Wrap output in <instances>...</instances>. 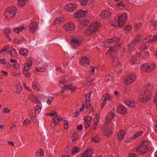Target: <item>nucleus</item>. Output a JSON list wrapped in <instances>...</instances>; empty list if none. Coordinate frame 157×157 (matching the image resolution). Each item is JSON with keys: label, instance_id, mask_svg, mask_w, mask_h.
<instances>
[{"label": "nucleus", "instance_id": "obj_55", "mask_svg": "<svg viewBox=\"0 0 157 157\" xmlns=\"http://www.w3.org/2000/svg\"><path fill=\"white\" fill-rule=\"evenodd\" d=\"M13 66L16 69H18L19 68V66L18 64L17 63H14L13 65Z\"/></svg>", "mask_w": 157, "mask_h": 157}, {"label": "nucleus", "instance_id": "obj_51", "mask_svg": "<svg viewBox=\"0 0 157 157\" xmlns=\"http://www.w3.org/2000/svg\"><path fill=\"white\" fill-rule=\"evenodd\" d=\"M132 29V27L130 25H128L125 27V29L127 31H130Z\"/></svg>", "mask_w": 157, "mask_h": 157}, {"label": "nucleus", "instance_id": "obj_54", "mask_svg": "<svg viewBox=\"0 0 157 157\" xmlns=\"http://www.w3.org/2000/svg\"><path fill=\"white\" fill-rule=\"evenodd\" d=\"M4 112L6 113H9L10 112V110L6 107H5L4 109Z\"/></svg>", "mask_w": 157, "mask_h": 157}, {"label": "nucleus", "instance_id": "obj_7", "mask_svg": "<svg viewBox=\"0 0 157 157\" xmlns=\"http://www.w3.org/2000/svg\"><path fill=\"white\" fill-rule=\"evenodd\" d=\"M141 41L140 36H137L132 41L131 43L128 45V49L130 50L133 49L135 46L139 44Z\"/></svg>", "mask_w": 157, "mask_h": 157}, {"label": "nucleus", "instance_id": "obj_47", "mask_svg": "<svg viewBox=\"0 0 157 157\" xmlns=\"http://www.w3.org/2000/svg\"><path fill=\"white\" fill-rule=\"evenodd\" d=\"M147 46L145 44H144L139 48V49L140 51L144 50L146 48Z\"/></svg>", "mask_w": 157, "mask_h": 157}, {"label": "nucleus", "instance_id": "obj_28", "mask_svg": "<svg viewBox=\"0 0 157 157\" xmlns=\"http://www.w3.org/2000/svg\"><path fill=\"white\" fill-rule=\"evenodd\" d=\"M64 21V19L63 18L60 17L58 19H56L54 22L52 23V25L54 26L56 24H59Z\"/></svg>", "mask_w": 157, "mask_h": 157}, {"label": "nucleus", "instance_id": "obj_8", "mask_svg": "<svg viewBox=\"0 0 157 157\" xmlns=\"http://www.w3.org/2000/svg\"><path fill=\"white\" fill-rule=\"evenodd\" d=\"M155 67V66L154 64H149L146 63L142 65L141 69L143 71L149 72L153 70Z\"/></svg>", "mask_w": 157, "mask_h": 157}, {"label": "nucleus", "instance_id": "obj_43", "mask_svg": "<svg viewBox=\"0 0 157 157\" xmlns=\"http://www.w3.org/2000/svg\"><path fill=\"white\" fill-rule=\"evenodd\" d=\"M86 107L88 108L90 105V100L89 99H86L85 101Z\"/></svg>", "mask_w": 157, "mask_h": 157}, {"label": "nucleus", "instance_id": "obj_36", "mask_svg": "<svg viewBox=\"0 0 157 157\" xmlns=\"http://www.w3.org/2000/svg\"><path fill=\"white\" fill-rule=\"evenodd\" d=\"M142 134V132H140L139 133H136L132 137H131V139L133 140L135 139L139 136H141Z\"/></svg>", "mask_w": 157, "mask_h": 157}, {"label": "nucleus", "instance_id": "obj_62", "mask_svg": "<svg viewBox=\"0 0 157 157\" xmlns=\"http://www.w3.org/2000/svg\"><path fill=\"white\" fill-rule=\"evenodd\" d=\"M6 59H0V63L1 64H5L6 63Z\"/></svg>", "mask_w": 157, "mask_h": 157}, {"label": "nucleus", "instance_id": "obj_24", "mask_svg": "<svg viewBox=\"0 0 157 157\" xmlns=\"http://www.w3.org/2000/svg\"><path fill=\"white\" fill-rule=\"evenodd\" d=\"M37 26L36 23V22H32L30 24L29 28L30 31L32 33L35 32L37 29Z\"/></svg>", "mask_w": 157, "mask_h": 157}, {"label": "nucleus", "instance_id": "obj_33", "mask_svg": "<svg viewBox=\"0 0 157 157\" xmlns=\"http://www.w3.org/2000/svg\"><path fill=\"white\" fill-rule=\"evenodd\" d=\"M32 63L31 62H29L28 63H26L24 65V70L25 71H27L29 70L30 68V67Z\"/></svg>", "mask_w": 157, "mask_h": 157}, {"label": "nucleus", "instance_id": "obj_40", "mask_svg": "<svg viewBox=\"0 0 157 157\" xmlns=\"http://www.w3.org/2000/svg\"><path fill=\"white\" fill-rule=\"evenodd\" d=\"M30 120H29L28 119L26 118L23 122V125H25L27 126L30 123Z\"/></svg>", "mask_w": 157, "mask_h": 157}, {"label": "nucleus", "instance_id": "obj_21", "mask_svg": "<svg viewBox=\"0 0 157 157\" xmlns=\"http://www.w3.org/2000/svg\"><path fill=\"white\" fill-rule=\"evenodd\" d=\"M69 89L71 92L74 91L75 89V86L73 87L70 85H65L62 88L61 92L63 93L66 89Z\"/></svg>", "mask_w": 157, "mask_h": 157}, {"label": "nucleus", "instance_id": "obj_58", "mask_svg": "<svg viewBox=\"0 0 157 157\" xmlns=\"http://www.w3.org/2000/svg\"><path fill=\"white\" fill-rule=\"evenodd\" d=\"M98 122L96 121L94 124V126L93 127V129L95 130L97 128V126L98 125Z\"/></svg>", "mask_w": 157, "mask_h": 157}, {"label": "nucleus", "instance_id": "obj_27", "mask_svg": "<svg viewBox=\"0 0 157 157\" xmlns=\"http://www.w3.org/2000/svg\"><path fill=\"white\" fill-rule=\"evenodd\" d=\"M117 51L116 48L114 46L113 47H112L107 51L106 53V54H112L113 55L114 54H115Z\"/></svg>", "mask_w": 157, "mask_h": 157}, {"label": "nucleus", "instance_id": "obj_50", "mask_svg": "<svg viewBox=\"0 0 157 157\" xmlns=\"http://www.w3.org/2000/svg\"><path fill=\"white\" fill-rule=\"evenodd\" d=\"M24 74L26 77H30L31 76L30 73L29 72H27V71H24Z\"/></svg>", "mask_w": 157, "mask_h": 157}, {"label": "nucleus", "instance_id": "obj_18", "mask_svg": "<svg viewBox=\"0 0 157 157\" xmlns=\"http://www.w3.org/2000/svg\"><path fill=\"white\" fill-rule=\"evenodd\" d=\"M86 13V11H82L80 10L75 13L74 16L75 17L79 18L83 17Z\"/></svg>", "mask_w": 157, "mask_h": 157}, {"label": "nucleus", "instance_id": "obj_25", "mask_svg": "<svg viewBox=\"0 0 157 157\" xmlns=\"http://www.w3.org/2000/svg\"><path fill=\"white\" fill-rule=\"evenodd\" d=\"M76 6L75 5L71 3L66 6L65 9L68 11H72L76 8Z\"/></svg>", "mask_w": 157, "mask_h": 157}, {"label": "nucleus", "instance_id": "obj_6", "mask_svg": "<svg viewBox=\"0 0 157 157\" xmlns=\"http://www.w3.org/2000/svg\"><path fill=\"white\" fill-rule=\"evenodd\" d=\"M148 144L147 142H144L141 145L137 147L136 151L140 154H145L149 150Z\"/></svg>", "mask_w": 157, "mask_h": 157}, {"label": "nucleus", "instance_id": "obj_31", "mask_svg": "<svg viewBox=\"0 0 157 157\" xmlns=\"http://www.w3.org/2000/svg\"><path fill=\"white\" fill-rule=\"evenodd\" d=\"M19 53L22 56L27 55L28 54V52L27 50L24 48H22L20 50Z\"/></svg>", "mask_w": 157, "mask_h": 157}, {"label": "nucleus", "instance_id": "obj_52", "mask_svg": "<svg viewBox=\"0 0 157 157\" xmlns=\"http://www.w3.org/2000/svg\"><path fill=\"white\" fill-rule=\"evenodd\" d=\"M38 85L37 84H34L33 85V89L36 90H39V89L38 87Z\"/></svg>", "mask_w": 157, "mask_h": 157}, {"label": "nucleus", "instance_id": "obj_42", "mask_svg": "<svg viewBox=\"0 0 157 157\" xmlns=\"http://www.w3.org/2000/svg\"><path fill=\"white\" fill-rule=\"evenodd\" d=\"M119 59L118 58H116L115 56H113V62H115L117 63H118V64L120 63Z\"/></svg>", "mask_w": 157, "mask_h": 157}, {"label": "nucleus", "instance_id": "obj_53", "mask_svg": "<svg viewBox=\"0 0 157 157\" xmlns=\"http://www.w3.org/2000/svg\"><path fill=\"white\" fill-rule=\"evenodd\" d=\"M128 157H137L136 154L135 153H131L128 154Z\"/></svg>", "mask_w": 157, "mask_h": 157}, {"label": "nucleus", "instance_id": "obj_38", "mask_svg": "<svg viewBox=\"0 0 157 157\" xmlns=\"http://www.w3.org/2000/svg\"><path fill=\"white\" fill-rule=\"evenodd\" d=\"M104 100L106 101V100H109L112 98V96L108 94H106L105 96H104Z\"/></svg>", "mask_w": 157, "mask_h": 157}, {"label": "nucleus", "instance_id": "obj_57", "mask_svg": "<svg viewBox=\"0 0 157 157\" xmlns=\"http://www.w3.org/2000/svg\"><path fill=\"white\" fill-rule=\"evenodd\" d=\"M4 32L6 34H8L10 33V29L8 28H6L3 30Z\"/></svg>", "mask_w": 157, "mask_h": 157}, {"label": "nucleus", "instance_id": "obj_12", "mask_svg": "<svg viewBox=\"0 0 157 157\" xmlns=\"http://www.w3.org/2000/svg\"><path fill=\"white\" fill-rule=\"evenodd\" d=\"M117 112L121 114H125L127 112L126 109L121 105H118L117 108Z\"/></svg>", "mask_w": 157, "mask_h": 157}, {"label": "nucleus", "instance_id": "obj_20", "mask_svg": "<svg viewBox=\"0 0 157 157\" xmlns=\"http://www.w3.org/2000/svg\"><path fill=\"white\" fill-rule=\"evenodd\" d=\"M93 153L92 150L88 148L82 155L81 157H93L91 155Z\"/></svg>", "mask_w": 157, "mask_h": 157}, {"label": "nucleus", "instance_id": "obj_39", "mask_svg": "<svg viewBox=\"0 0 157 157\" xmlns=\"http://www.w3.org/2000/svg\"><path fill=\"white\" fill-rule=\"evenodd\" d=\"M92 140L93 141L97 142L100 140V139L99 136L98 135L96 136L95 137H93L92 138Z\"/></svg>", "mask_w": 157, "mask_h": 157}, {"label": "nucleus", "instance_id": "obj_26", "mask_svg": "<svg viewBox=\"0 0 157 157\" xmlns=\"http://www.w3.org/2000/svg\"><path fill=\"white\" fill-rule=\"evenodd\" d=\"M28 99L31 101H33L34 103H37L38 104V103H40V102L38 100L34 95L32 94H30L28 97Z\"/></svg>", "mask_w": 157, "mask_h": 157}, {"label": "nucleus", "instance_id": "obj_56", "mask_svg": "<svg viewBox=\"0 0 157 157\" xmlns=\"http://www.w3.org/2000/svg\"><path fill=\"white\" fill-rule=\"evenodd\" d=\"M157 40V33L154 34L153 38L152 39V41H155Z\"/></svg>", "mask_w": 157, "mask_h": 157}, {"label": "nucleus", "instance_id": "obj_48", "mask_svg": "<svg viewBox=\"0 0 157 157\" xmlns=\"http://www.w3.org/2000/svg\"><path fill=\"white\" fill-rule=\"evenodd\" d=\"M141 26V24L140 23L136 24L135 25L134 28L135 29H139L140 28Z\"/></svg>", "mask_w": 157, "mask_h": 157}, {"label": "nucleus", "instance_id": "obj_2", "mask_svg": "<svg viewBox=\"0 0 157 157\" xmlns=\"http://www.w3.org/2000/svg\"><path fill=\"white\" fill-rule=\"evenodd\" d=\"M117 18L118 21L116 19H114L112 25L115 27H122L127 19L126 15L124 13L121 14L118 16Z\"/></svg>", "mask_w": 157, "mask_h": 157}, {"label": "nucleus", "instance_id": "obj_45", "mask_svg": "<svg viewBox=\"0 0 157 157\" xmlns=\"http://www.w3.org/2000/svg\"><path fill=\"white\" fill-rule=\"evenodd\" d=\"M41 110V107L39 106H36L35 108V112L36 113H38Z\"/></svg>", "mask_w": 157, "mask_h": 157}, {"label": "nucleus", "instance_id": "obj_64", "mask_svg": "<svg viewBox=\"0 0 157 157\" xmlns=\"http://www.w3.org/2000/svg\"><path fill=\"white\" fill-rule=\"evenodd\" d=\"M154 101L156 104H157V94L155 96Z\"/></svg>", "mask_w": 157, "mask_h": 157}, {"label": "nucleus", "instance_id": "obj_16", "mask_svg": "<svg viewBox=\"0 0 157 157\" xmlns=\"http://www.w3.org/2000/svg\"><path fill=\"white\" fill-rule=\"evenodd\" d=\"M111 15L110 11L108 10H105L102 11L100 13V16L101 18H108Z\"/></svg>", "mask_w": 157, "mask_h": 157}, {"label": "nucleus", "instance_id": "obj_22", "mask_svg": "<svg viewBox=\"0 0 157 157\" xmlns=\"http://www.w3.org/2000/svg\"><path fill=\"white\" fill-rule=\"evenodd\" d=\"M126 133V131L124 130H121L118 133L117 138L118 140H122L123 138L124 135Z\"/></svg>", "mask_w": 157, "mask_h": 157}, {"label": "nucleus", "instance_id": "obj_37", "mask_svg": "<svg viewBox=\"0 0 157 157\" xmlns=\"http://www.w3.org/2000/svg\"><path fill=\"white\" fill-rule=\"evenodd\" d=\"M36 70L38 72H42L45 71V69L44 67H36Z\"/></svg>", "mask_w": 157, "mask_h": 157}, {"label": "nucleus", "instance_id": "obj_11", "mask_svg": "<svg viewBox=\"0 0 157 157\" xmlns=\"http://www.w3.org/2000/svg\"><path fill=\"white\" fill-rule=\"evenodd\" d=\"M81 43L80 40L76 37L73 38L71 40V44L73 48H75L76 47L79 46Z\"/></svg>", "mask_w": 157, "mask_h": 157}, {"label": "nucleus", "instance_id": "obj_15", "mask_svg": "<svg viewBox=\"0 0 157 157\" xmlns=\"http://www.w3.org/2000/svg\"><path fill=\"white\" fill-rule=\"evenodd\" d=\"M63 28L67 31H71L75 29V25L73 23L70 22L65 24Z\"/></svg>", "mask_w": 157, "mask_h": 157}, {"label": "nucleus", "instance_id": "obj_61", "mask_svg": "<svg viewBox=\"0 0 157 157\" xmlns=\"http://www.w3.org/2000/svg\"><path fill=\"white\" fill-rule=\"evenodd\" d=\"M100 116L98 114H96L94 117L95 120H96V121L98 122V120Z\"/></svg>", "mask_w": 157, "mask_h": 157}, {"label": "nucleus", "instance_id": "obj_1", "mask_svg": "<svg viewBox=\"0 0 157 157\" xmlns=\"http://www.w3.org/2000/svg\"><path fill=\"white\" fill-rule=\"evenodd\" d=\"M153 88V86L151 85H147L143 91L141 92L140 99L141 101L145 102L148 101L151 98V90Z\"/></svg>", "mask_w": 157, "mask_h": 157}, {"label": "nucleus", "instance_id": "obj_5", "mask_svg": "<svg viewBox=\"0 0 157 157\" xmlns=\"http://www.w3.org/2000/svg\"><path fill=\"white\" fill-rule=\"evenodd\" d=\"M16 9L14 6L8 8L5 11V16L8 20L13 18L16 13Z\"/></svg>", "mask_w": 157, "mask_h": 157}, {"label": "nucleus", "instance_id": "obj_14", "mask_svg": "<svg viewBox=\"0 0 157 157\" xmlns=\"http://www.w3.org/2000/svg\"><path fill=\"white\" fill-rule=\"evenodd\" d=\"M135 79V76L134 74H131L124 80V83L126 85H128L133 82Z\"/></svg>", "mask_w": 157, "mask_h": 157}, {"label": "nucleus", "instance_id": "obj_10", "mask_svg": "<svg viewBox=\"0 0 157 157\" xmlns=\"http://www.w3.org/2000/svg\"><path fill=\"white\" fill-rule=\"evenodd\" d=\"M103 129L105 135L108 136H109L112 133V127L109 125L105 126Z\"/></svg>", "mask_w": 157, "mask_h": 157}, {"label": "nucleus", "instance_id": "obj_17", "mask_svg": "<svg viewBox=\"0 0 157 157\" xmlns=\"http://www.w3.org/2000/svg\"><path fill=\"white\" fill-rule=\"evenodd\" d=\"M84 126L85 128H87L90 125L91 121V117H90L85 116L84 117Z\"/></svg>", "mask_w": 157, "mask_h": 157}, {"label": "nucleus", "instance_id": "obj_60", "mask_svg": "<svg viewBox=\"0 0 157 157\" xmlns=\"http://www.w3.org/2000/svg\"><path fill=\"white\" fill-rule=\"evenodd\" d=\"M36 154L37 155H40L41 156L43 155V151L42 149H40V151L39 153H37Z\"/></svg>", "mask_w": 157, "mask_h": 157}, {"label": "nucleus", "instance_id": "obj_35", "mask_svg": "<svg viewBox=\"0 0 157 157\" xmlns=\"http://www.w3.org/2000/svg\"><path fill=\"white\" fill-rule=\"evenodd\" d=\"M67 81V80L65 79L64 78H62V79L61 80V81L60 82V83L59 85V86L62 87V86L64 85V86L65 85V84L64 82H66Z\"/></svg>", "mask_w": 157, "mask_h": 157}, {"label": "nucleus", "instance_id": "obj_3", "mask_svg": "<svg viewBox=\"0 0 157 157\" xmlns=\"http://www.w3.org/2000/svg\"><path fill=\"white\" fill-rule=\"evenodd\" d=\"M99 27V24L98 22L93 23L88 27L84 33L86 36L93 35Z\"/></svg>", "mask_w": 157, "mask_h": 157}, {"label": "nucleus", "instance_id": "obj_23", "mask_svg": "<svg viewBox=\"0 0 157 157\" xmlns=\"http://www.w3.org/2000/svg\"><path fill=\"white\" fill-rule=\"evenodd\" d=\"M124 103L131 108H134L136 106V103L134 101H131L128 99L124 101Z\"/></svg>", "mask_w": 157, "mask_h": 157}, {"label": "nucleus", "instance_id": "obj_13", "mask_svg": "<svg viewBox=\"0 0 157 157\" xmlns=\"http://www.w3.org/2000/svg\"><path fill=\"white\" fill-rule=\"evenodd\" d=\"M135 79V76L134 74H131L124 80V83L126 85H128L133 82Z\"/></svg>", "mask_w": 157, "mask_h": 157}, {"label": "nucleus", "instance_id": "obj_29", "mask_svg": "<svg viewBox=\"0 0 157 157\" xmlns=\"http://www.w3.org/2000/svg\"><path fill=\"white\" fill-rule=\"evenodd\" d=\"M58 116L56 115L55 117L56 118V119H53V121H52V127H54L53 126V124H54V126H55L56 124H58V122L59 121L60 119H59V117H57Z\"/></svg>", "mask_w": 157, "mask_h": 157}, {"label": "nucleus", "instance_id": "obj_63", "mask_svg": "<svg viewBox=\"0 0 157 157\" xmlns=\"http://www.w3.org/2000/svg\"><path fill=\"white\" fill-rule=\"evenodd\" d=\"M24 40L23 38H21L19 40H17V42L18 43H21Z\"/></svg>", "mask_w": 157, "mask_h": 157}, {"label": "nucleus", "instance_id": "obj_49", "mask_svg": "<svg viewBox=\"0 0 157 157\" xmlns=\"http://www.w3.org/2000/svg\"><path fill=\"white\" fill-rule=\"evenodd\" d=\"M92 93V92L91 91L90 93H87L85 95L86 100L88 99V98H89V99L90 98V95H91V94Z\"/></svg>", "mask_w": 157, "mask_h": 157}, {"label": "nucleus", "instance_id": "obj_9", "mask_svg": "<svg viewBox=\"0 0 157 157\" xmlns=\"http://www.w3.org/2000/svg\"><path fill=\"white\" fill-rule=\"evenodd\" d=\"M6 51L9 54H10L11 57L12 58H14L16 56V51L14 49L9 46H6L4 47Z\"/></svg>", "mask_w": 157, "mask_h": 157}, {"label": "nucleus", "instance_id": "obj_44", "mask_svg": "<svg viewBox=\"0 0 157 157\" xmlns=\"http://www.w3.org/2000/svg\"><path fill=\"white\" fill-rule=\"evenodd\" d=\"M80 2L82 5H85L87 4L88 1L87 0H80Z\"/></svg>", "mask_w": 157, "mask_h": 157}, {"label": "nucleus", "instance_id": "obj_59", "mask_svg": "<svg viewBox=\"0 0 157 157\" xmlns=\"http://www.w3.org/2000/svg\"><path fill=\"white\" fill-rule=\"evenodd\" d=\"M112 76L111 75H109L106 77V79L108 80H111L112 79Z\"/></svg>", "mask_w": 157, "mask_h": 157}, {"label": "nucleus", "instance_id": "obj_46", "mask_svg": "<svg viewBox=\"0 0 157 157\" xmlns=\"http://www.w3.org/2000/svg\"><path fill=\"white\" fill-rule=\"evenodd\" d=\"M78 151V148L76 147H75L72 150L71 153L73 154H75L77 153Z\"/></svg>", "mask_w": 157, "mask_h": 157}, {"label": "nucleus", "instance_id": "obj_30", "mask_svg": "<svg viewBox=\"0 0 157 157\" xmlns=\"http://www.w3.org/2000/svg\"><path fill=\"white\" fill-rule=\"evenodd\" d=\"M28 0H18L17 3V5L22 7L24 6L27 2Z\"/></svg>", "mask_w": 157, "mask_h": 157}, {"label": "nucleus", "instance_id": "obj_19", "mask_svg": "<svg viewBox=\"0 0 157 157\" xmlns=\"http://www.w3.org/2000/svg\"><path fill=\"white\" fill-rule=\"evenodd\" d=\"M80 62L84 67H87L89 64L88 58L86 56L82 57Z\"/></svg>", "mask_w": 157, "mask_h": 157}, {"label": "nucleus", "instance_id": "obj_34", "mask_svg": "<svg viewBox=\"0 0 157 157\" xmlns=\"http://www.w3.org/2000/svg\"><path fill=\"white\" fill-rule=\"evenodd\" d=\"M24 29V27L23 26H19L18 27L14 29V31L17 33H19L21 31Z\"/></svg>", "mask_w": 157, "mask_h": 157}, {"label": "nucleus", "instance_id": "obj_41", "mask_svg": "<svg viewBox=\"0 0 157 157\" xmlns=\"http://www.w3.org/2000/svg\"><path fill=\"white\" fill-rule=\"evenodd\" d=\"M151 39V36L150 35L149 36H148L147 38H146V39H145L143 41V42L144 44H145L147 43L148 42L149 43H150L151 41H150V40Z\"/></svg>", "mask_w": 157, "mask_h": 157}, {"label": "nucleus", "instance_id": "obj_32", "mask_svg": "<svg viewBox=\"0 0 157 157\" xmlns=\"http://www.w3.org/2000/svg\"><path fill=\"white\" fill-rule=\"evenodd\" d=\"M120 39V38L116 36L110 39L107 40V41L109 42H114Z\"/></svg>", "mask_w": 157, "mask_h": 157}, {"label": "nucleus", "instance_id": "obj_4", "mask_svg": "<svg viewBox=\"0 0 157 157\" xmlns=\"http://www.w3.org/2000/svg\"><path fill=\"white\" fill-rule=\"evenodd\" d=\"M149 56L148 52H143L138 53L136 54V57H132L131 59V62L133 64H136L138 63V59L137 57L141 58H145Z\"/></svg>", "mask_w": 157, "mask_h": 157}]
</instances>
